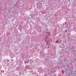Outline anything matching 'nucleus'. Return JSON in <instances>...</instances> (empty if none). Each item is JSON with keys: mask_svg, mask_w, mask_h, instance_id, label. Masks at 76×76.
<instances>
[{"mask_svg": "<svg viewBox=\"0 0 76 76\" xmlns=\"http://www.w3.org/2000/svg\"><path fill=\"white\" fill-rule=\"evenodd\" d=\"M57 42V43H58V42Z\"/></svg>", "mask_w": 76, "mask_h": 76, "instance_id": "6e6552de", "label": "nucleus"}, {"mask_svg": "<svg viewBox=\"0 0 76 76\" xmlns=\"http://www.w3.org/2000/svg\"><path fill=\"white\" fill-rule=\"evenodd\" d=\"M7 62H9V60H7Z\"/></svg>", "mask_w": 76, "mask_h": 76, "instance_id": "f03ea898", "label": "nucleus"}, {"mask_svg": "<svg viewBox=\"0 0 76 76\" xmlns=\"http://www.w3.org/2000/svg\"><path fill=\"white\" fill-rule=\"evenodd\" d=\"M60 48H61V46H60Z\"/></svg>", "mask_w": 76, "mask_h": 76, "instance_id": "9b49d317", "label": "nucleus"}, {"mask_svg": "<svg viewBox=\"0 0 76 76\" xmlns=\"http://www.w3.org/2000/svg\"><path fill=\"white\" fill-rule=\"evenodd\" d=\"M26 63H28V61H26Z\"/></svg>", "mask_w": 76, "mask_h": 76, "instance_id": "20e7f679", "label": "nucleus"}, {"mask_svg": "<svg viewBox=\"0 0 76 76\" xmlns=\"http://www.w3.org/2000/svg\"><path fill=\"white\" fill-rule=\"evenodd\" d=\"M25 62L26 61V60L25 61H24Z\"/></svg>", "mask_w": 76, "mask_h": 76, "instance_id": "0eeeda50", "label": "nucleus"}, {"mask_svg": "<svg viewBox=\"0 0 76 76\" xmlns=\"http://www.w3.org/2000/svg\"><path fill=\"white\" fill-rule=\"evenodd\" d=\"M67 30H65V32H67Z\"/></svg>", "mask_w": 76, "mask_h": 76, "instance_id": "7ed1b4c3", "label": "nucleus"}, {"mask_svg": "<svg viewBox=\"0 0 76 76\" xmlns=\"http://www.w3.org/2000/svg\"><path fill=\"white\" fill-rule=\"evenodd\" d=\"M45 41H46V39H45Z\"/></svg>", "mask_w": 76, "mask_h": 76, "instance_id": "1a4fd4ad", "label": "nucleus"}, {"mask_svg": "<svg viewBox=\"0 0 76 76\" xmlns=\"http://www.w3.org/2000/svg\"><path fill=\"white\" fill-rule=\"evenodd\" d=\"M25 64H26V62H25Z\"/></svg>", "mask_w": 76, "mask_h": 76, "instance_id": "423d86ee", "label": "nucleus"}, {"mask_svg": "<svg viewBox=\"0 0 76 76\" xmlns=\"http://www.w3.org/2000/svg\"><path fill=\"white\" fill-rule=\"evenodd\" d=\"M62 45H64V44H62Z\"/></svg>", "mask_w": 76, "mask_h": 76, "instance_id": "9d476101", "label": "nucleus"}, {"mask_svg": "<svg viewBox=\"0 0 76 76\" xmlns=\"http://www.w3.org/2000/svg\"><path fill=\"white\" fill-rule=\"evenodd\" d=\"M65 25H66V24H65V25H64V27L65 28H67V26Z\"/></svg>", "mask_w": 76, "mask_h": 76, "instance_id": "f257e3e1", "label": "nucleus"}, {"mask_svg": "<svg viewBox=\"0 0 76 76\" xmlns=\"http://www.w3.org/2000/svg\"><path fill=\"white\" fill-rule=\"evenodd\" d=\"M16 6H17V5H15V7H16Z\"/></svg>", "mask_w": 76, "mask_h": 76, "instance_id": "39448f33", "label": "nucleus"}]
</instances>
